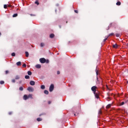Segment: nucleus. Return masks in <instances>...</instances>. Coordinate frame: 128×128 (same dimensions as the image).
Returning <instances> with one entry per match:
<instances>
[{
    "instance_id": "obj_11",
    "label": "nucleus",
    "mask_w": 128,
    "mask_h": 128,
    "mask_svg": "<svg viewBox=\"0 0 128 128\" xmlns=\"http://www.w3.org/2000/svg\"><path fill=\"white\" fill-rule=\"evenodd\" d=\"M40 88H42V90H44V88H46V86H44V85H42L40 86Z\"/></svg>"
},
{
    "instance_id": "obj_40",
    "label": "nucleus",
    "mask_w": 128,
    "mask_h": 128,
    "mask_svg": "<svg viewBox=\"0 0 128 128\" xmlns=\"http://www.w3.org/2000/svg\"><path fill=\"white\" fill-rule=\"evenodd\" d=\"M48 104H52V102L50 101H48Z\"/></svg>"
},
{
    "instance_id": "obj_28",
    "label": "nucleus",
    "mask_w": 128,
    "mask_h": 128,
    "mask_svg": "<svg viewBox=\"0 0 128 128\" xmlns=\"http://www.w3.org/2000/svg\"><path fill=\"white\" fill-rule=\"evenodd\" d=\"M35 4H38V5L40 4V3H38V1L35 2Z\"/></svg>"
},
{
    "instance_id": "obj_23",
    "label": "nucleus",
    "mask_w": 128,
    "mask_h": 128,
    "mask_svg": "<svg viewBox=\"0 0 128 128\" xmlns=\"http://www.w3.org/2000/svg\"><path fill=\"white\" fill-rule=\"evenodd\" d=\"M0 84H4V80H1V81L0 82Z\"/></svg>"
},
{
    "instance_id": "obj_27",
    "label": "nucleus",
    "mask_w": 128,
    "mask_h": 128,
    "mask_svg": "<svg viewBox=\"0 0 128 128\" xmlns=\"http://www.w3.org/2000/svg\"><path fill=\"white\" fill-rule=\"evenodd\" d=\"M19 90H24V88H22V87H20V88H19Z\"/></svg>"
},
{
    "instance_id": "obj_44",
    "label": "nucleus",
    "mask_w": 128,
    "mask_h": 128,
    "mask_svg": "<svg viewBox=\"0 0 128 128\" xmlns=\"http://www.w3.org/2000/svg\"><path fill=\"white\" fill-rule=\"evenodd\" d=\"M0 36H2V33L0 32Z\"/></svg>"
},
{
    "instance_id": "obj_16",
    "label": "nucleus",
    "mask_w": 128,
    "mask_h": 128,
    "mask_svg": "<svg viewBox=\"0 0 128 128\" xmlns=\"http://www.w3.org/2000/svg\"><path fill=\"white\" fill-rule=\"evenodd\" d=\"M44 94H48V91L47 90H45L44 91Z\"/></svg>"
},
{
    "instance_id": "obj_47",
    "label": "nucleus",
    "mask_w": 128,
    "mask_h": 128,
    "mask_svg": "<svg viewBox=\"0 0 128 128\" xmlns=\"http://www.w3.org/2000/svg\"><path fill=\"white\" fill-rule=\"evenodd\" d=\"M97 80H98V77H97Z\"/></svg>"
},
{
    "instance_id": "obj_36",
    "label": "nucleus",
    "mask_w": 128,
    "mask_h": 128,
    "mask_svg": "<svg viewBox=\"0 0 128 128\" xmlns=\"http://www.w3.org/2000/svg\"><path fill=\"white\" fill-rule=\"evenodd\" d=\"M12 82H16V80L14 79L12 80Z\"/></svg>"
},
{
    "instance_id": "obj_31",
    "label": "nucleus",
    "mask_w": 128,
    "mask_h": 128,
    "mask_svg": "<svg viewBox=\"0 0 128 128\" xmlns=\"http://www.w3.org/2000/svg\"><path fill=\"white\" fill-rule=\"evenodd\" d=\"M4 8H8V6H6V4H4Z\"/></svg>"
},
{
    "instance_id": "obj_35",
    "label": "nucleus",
    "mask_w": 128,
    "mask_h": 128,
    "mask_svg": "<svg viewBox=\"0 0 128 128\" xmlns=\"http://www.w3.org/2000/svg\"><path fill=\"white\" fill-rule=\"evenodd\" d=\"M124 102H122L120 105L121 106H124Z\"/></svg>"
},
{
    "instance_id": "obj_29",
    "label": "nucleus",
    "mask_w": 128,
    "mask_h": 128,
    "mask_svg": "<svg viewBox=\"0 0 128 128\" xmlns=\"http://www.w3.org/2000/svg\"><path fill=\"white\" fill-rule=\"evenodd\" d=\"M108 36H107L106 38H104V42H106V40H108Z\"/></svg>"
},
{
    "instance_id": "obj_3",
    "label": "nucleus",
    "mask_w": 128,
    "mask_h": 128,
    "mask_svg": "<svg viewBox=\"0 0 128 128\" xmlns=\"http://www.w3.org/2000/svg\"><path fill=\"white\" fill-rule=\"evenodd\" d=\"M40 62H41V64H44V62H46V58H41L40 59Z\"/></svg>"
},
{
    "instance_id": "obj_37",
    "label": "nucleus",
    "mask_w": 128,
    "mask_h": 128,
    "mask_svg": "<svg viewBox=\"0 0 128 128\" xmlns=\"http://www.w3.org/2000/svg\"><path fill=\"white\" fill-rule=\"evenodd\" d=\"M112 26V24H110L108 26V30H110V28Z\"/></svg>"
},
{
    "instance_id": "obj_17",
    "label": "nucleus",
    "mask_w": 128,
    "mask_h": 128,
    "mask_svg": "<svg viewBox=\"0 0 128 128\" xmlns=\"http://www.w3.org/2000/svg\"><path fill=\"white\" fill-rule=\"evenodd\" d=\"M36 120L38 122H42V118H38Z\"/></svg>"
},
{
    "instance_id": "obj_30",
    "label": "nucleus",
    "mask_w": 128,
    "mask_h": 128,
    "mask_svg": "<svg viewBox=\"0 0 128 128\" xmlns=\"http://www.w3.org/2000/svg\"><path fill=\"white\" fill-rule=\"evenodd\" d=\"M22 66H23V68H26V64H23Z\"/></svg>"
},
{
    "instance_id": "obj_25",
    "label": "nucleus",
    "mask_w": 128,
    "mask_h": 128,
    "mask_svg": "<svg viewBox=\"0 0 128 128\" xmlns=\"http://www.w3.org/2000/svg\"><path fill=\"white\" fill-rule=\"evenodd\" d=\"M15 78L16 80H20V76H16Z\"/></svg>"
},
{
    "instance_id": "obj_5",
    "label": "nucleus",
    "mask_w": 128,
    "mask_h": 128,
    "mask_svg": "<svg viewBox=\"0 0 128 128\" xmlns=\"http://www.w3.org/2000/svg\"><path fill=\"white\" fill-rule=\"evenodd\" d=\"M30 86H34V84H36V82H34V81L31 80L30 82Z\"/></svg>"
},
{
    "instance_id": "obj_26",
    "label": "nucleus",
    "mask_w": 128,
    "mask_h": 128,
    "mask_svg": "<svg viewBox=\"0 0 128 128\" xmlns=\"http://www.w3.org/2000/svg\"><path fill=\"white\" fill-rule=\"evenodd\" d=\"M12 56H16V53L14 52H13L12 54Z\"/></svg>"
},
{
    "instance_id": "obj_34",
    "label": "nucleus",
    "mask_w": 128,
    "mask_h": 128,
    "mask_svg": "<svg viewBox=\"0 0 128 128\" xmlns=\"http://www.w3.org/2000/svg\"><path fill=\"white\" fill-rule=\"evenodd\" d=\"M8 70L5 71L6 74H8Z\"/></svg>"
},
{
    "instance_id": "obj_4",
    "label": "nucleus",
    "mask_w": 128,
    "mask_h": 128,
    "mask_svg": "<svg viewBox=\"0 0 128 128\" xmlns=\"http://www.w3.org/2000/svg\"><path fill=\"white\" fill-rule=\"evenodd\" d=\"M28 92H34V88H32V87H28Z\"/></svg>"
},
{
    "instance_id": "obj_19",
    "label": "nucleus",
    "mask_w": 128,
    "mask_h": 128,
    "mask_svg": "<svg viewBox=\"0 0 128 128\" xmlns=\"http://www.w3.org/2000/svg\"><path fill=\"white\" fill-rule=\"evenodd\" d=\"M28 76H32V72L28 71Z\"/></svg>"
},
{
    "instance_id": "obj_2",
    "label": "nucleus",
    "mask_w": 128,
    "mask_h": 128,
    "mask_svg": "<svg viewBox=\"0 0 128 128\" xmlns=\"http://www.w3.org/2000/svg\"><path fill=\"white\" fill-rule=\"evenodd\" d=\"M91 90L92 92H93L94 94H96V86H94L92 87Z\"/></svg>"
},
{
    "instance_id": "obj_20",
    "label": "nucleus",
    "mask_w": 128,
    "mask_h": 128,
    "mask_svg": "<svg viewBox=\"0 0 128 128\" xmlns=\"http://www.w3.org/2000/svg\"><path fill=\"white\" fill-rule=\"evenodd\" d=\"M17 16H18V14H13L12 17L16 18Z\"/></svg>"
},
{
    "instance_id": "obj_10",
    "label": "nucleus",
    "mask_w": 128,
    "mask_h": 128,
    "mask_svg": "<svg viewBox=\"0 0 128 128\" xmlns=\"http://www.w3.org/2000/svg\"><path fill=\"white\" fill-rule=\"evenodd\" d=\"M16 66H20L22 65V62H18L16 63Z\"/></svg>"
},
{
    "instance_id": "obj_38",
    "label": "nucleus",
    "mask_w": 128,
    "mask_h": 128,
    "mask_svg": "<svg viewBox=\"0 0 128 128\" xmlns=\"http://www.w3.org/2000/svg\"><path fill=\"white\" fill-rule=\"evenodd\" d=\"M96 74L97 76L98 74V70H96Z\"/></svg>"
},
{
    "instance_id": "obj_46",
    "label": "nucleus",
    "mask_w": 128,
    "mask_h": 128,
    "mask_svg": "<svg viewBox=\"0 0 128 128\" xmlns=\"http://www.w3.org/2000/svg\"><path fill=\"white\" fill-rule=\"evenodd\" d=\"M74 116H76V114H74Z\"/></svg>"
},
{
    "instance_id": "obj_12",
    "label": "nucleus",
    "mask_w": 128,
    "mask_h": 128,
    "mask_svg": "<svg viewBox=\"0 0 128 128\" xmlns=\"http://www.w3.org/2000/svg\"><path fill=\"white\" fill-rule=\"evenodd\" d=\"M113 48H118V44H114Z\"/></svg>"
},
{
    "instance_id": "obj_33",
    "label": "nucleus",
    "mask_w": 128,
    "mask_h": 128,
    "mask_svg": "<svg viewBox=\"0 0 128 128\" xmlns=\"http://www.w3.org/2000/svg\"><path fill=\"white\" fill-rule=\"evenodd\" d=\"M74 12H76V14H78V10H74Z\"/></svg>"
},
{
    "instance_id": "obj_8",
    "label": "nucleus",
    "mask_w": 128,
    "mask_h": 128,
    "mask_svg": "<svg viewBox=\"0 0 128 128\" xmlns=\"http://www.w3.org/2000/svg\"><path fill=\"white\" fill-rule=\"evenodd\" d=\"M94 94L95 95V97L96 98H100L98 94H96V92H95Z\"/></svg>"
},
{
    "instance_id": "obj_24",
    "label": "nucleus",
    "mask_w": 128,
    "mask_h": 128,
    "mask_svg": "<svg viewBox=\"0 0 128 128\" xmlns=\"http://www.w3.org/2000/svg\"><path fill=\"white\" fill-rule=\"evenodd\" d=\"M114 33H111V34H109L108 36V37L112 36H114Z\"/></svg>"
},
{
    "instance_id": "obj_15",
    "label": "nucleus",
    "mask_w": 128,
    "mask_h": 128,
    "mask_svg": "<svg viewBox=\"0 0 128 128\" xmlns=\"http://www.w3.org/2000/svg\"><path fill=\"white\" fill-rule=\"evenodd\" d=\"M28 98H32V94H30L28 95Z\"/></svg>"
},
{
    "instance_id": "obj_32",
    "label": "nucleus",
    "mask_w": 128,
    "mask_h": 128,
    "mask_svg": "<svg viewBox=\"0 0 128 128\" xmlns=\"http://www.w3.org/2000/svg\"><path fill=\"white\" fill-rule=\"evenodd\" d=\"M116 36L117 38H120V34H116Z\"/></svg>"
},
{
    "instance_id": "obj_39",
    "label": "nucleus",
    "mask_w": 128,
    "mask_h": 128,
    "mask_svg": "<svg viewBox=\"0 0 128 128\" xmlns=\"http://www.w3.org/2000/svg\"><path fill=\"white\" fill-rule=\"evenodd\" d=\"M60 74V71H58L57 72V74Z\"/></svg>"
},
{
    "instance_id": "obj_7",
    "label": "nucleus",
    "mask_w": 128,
    "mask_h": 128,
    "mask_svg": "<svg viewBox=\"0 0 128 128\" xmlns=\"http://www.w3.org/2000/svg\"><path fill=\"white\" fill-rule=\"evenodd\" d=\"M36 68H42V66H40V64H38L36 66Z\"/></svg>"
},
{
    "instance_id": "obj_1",
    "label": "nucleus",
    "mask_w": 128,
    "mask_h": 128,
    "mask_svg": "<svg viewBox=\"0 0 128 128\" xmlns=\"http://www.w3.org/2000/svg\"><path fill=\"white\" fill-rule=\"evenodd\" d=\"M54 86L53 85V84H52L49 88L50 92H52L54 90Z\"/></svg>"
},
{
    "instance_id": "obj_13",
    "label": "nucleus",
    "mask_w": 128,
    "mask_h": 128,
    "mask_svg": "<svg viewBox=\"0 0 128 128\" xmlns=\"http://www.w3.org/2000/svg\"><path fill=\"white\" fill-rule=\"evenodd\" d=\"M110 106H112V104H108L107 105V106H106V108H110Z\"/></svg>"
},
{
    "instance_id": "obj_18",
    "label": "nucleus",
    "mask_w": 128,
    "mask_h": 128,
    "mask_svg": "<svg viewBox=\"0 0 128 128\" xmlns=\"http://www.w3.org/2000/svg\"><path fill=\"white\" fill-rule=\"evenodd\" d=\"M116 4V6H120V4H121L120 2H117Z\"/></svg>"
},
{
    "instance_id": "obj_21",
    "label": "nucleus",
    "mask_w": 128,
    "mask_h": 128,
    "mask_svg": "<svg viewBox=\"0 0 128 128\" xmlns=\"http://www.w3.org/2000/svg\"><path fill=\"white\" fill-rule=\"evenodd\" d=\"M25 78L26 80H28V78H30V76H28L26 75L25 76Z\"/></svg>"
},
{
    "instance_id": "obj_14",
    "label": "nucleus",
    "mask_w": 128,
    "mask_h": 128,
    "mask_svg": "<svg viewBox=\"0 0 128 128\" xmlns=\"http://www.w3.org/2000/svg\"><path fill=\"white\" fill-rule=\"evenodd\" d=\"M50 38H54V34H50Z\"/></svg>"
},
{
    "instance_id": "obj_41",
    "label": "nucleus",
    "mask_w": 128,
    "mask_h": 128,
    "mask_svg": "<svg viewBox=\"0 0 128 128\" xmlns=\"http://www.w3.org/2000/svg\"><path fill=\"white\" fill-rule=\"evenodd\" d=\"M48 62H49L48 60H47L46 62V64H48Z\"/></svg>"
},
{
    "instance_id": "obj_45",
    "label": "nucleus",
    "mask_w": 128,
    "mask_h": 128,
    "mask_svg": "<svg viewBox=\"0 0 128 128\" xmlns=\"http://www.w3.org/2000/svg\"><path fill=\"white\" fill-rule=\"evenodd\" d=\"M40 116H42V114H40Z\"/></svg>"
},
{
    "instance_id": "obj_42",
    "label": "nucleus",
    "mask_w": 128,
    "mask_h": 128,
    "mask_svg": "<svg viewBox=\"0 0 128 128\" xmlns=\"http://www.w3.org/2000/svg\"><path fill=\"white\" fill-rule=\"evenodd\" d=\"M30 16H36V15H34L32 14H30Z\"/></svg>"
},
{
    "instance_id": "obj_9",
    "label": "nucleus",
    "mask_w": 128,
    "mask_h": 128,
    "mask_svg": "<svg viewBox=\"0 0 128 128\" xmlns=\"http://www.w3.org/2000/svg\"><path fill=\"white\" fill-rule=\"evenodd\" d=\"M25 54H26V58H28V56H30V54H28V52H25Z\"/></svg>"
},
{
    "instance_id": "obj_22",
    "label": "nucleus",
    "mask_w": 128,
    "mask_h": 128,
    "mask_svg": "<svg viewBox=\"0 0 128 128\" xmlns=\"http://www.w3.org/2000/svg\"><path fill=\"white\" fill-rule=\"evenodd\" d=\"M40 46H41V47L44 46V43L42 42V43L40 44Z\"/></svg>"
},
{
    "instance_id": "obj_6",
    "label": "nucleus",
    "mask_w": 128,
    "mask_h": 128,
    "mask_svg": "<svg viewBox=\"0 0 128 128\" xmlns=\"http://www.w3.org/2000/svg\"><path fill=\"white\" fill-rule=\"evenodd\" d=\"M28 97L26 94L24 95V100H28Z\"/></svg>"
},
{
    "instance_id": "obj_43",
    "label": "nucleus",
    "mask_w": 128,
    "mask_h": 128,
    "mask_svg": "<svg viewBox=\"0 0 128 128\" xmlns=\"http://www.w3.org/2000/svg\"><path fill=\"white\" fill-rule=\"evenodd\" d=\"M8 114H12V112H10L8 113Z\"/></svg>"
}]
</instances>
